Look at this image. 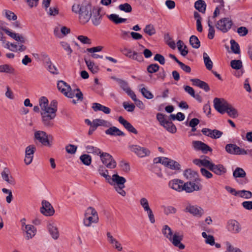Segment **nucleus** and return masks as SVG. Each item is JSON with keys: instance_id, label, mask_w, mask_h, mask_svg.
<instances>
[{"instance_id": "f257e3e1", "label": "nucleus", "mask_w": 252, "mask_h": 252, "mask_svg": "<svg viewBox=\"0 0 252 252\" xmlns=\"http://www.w3.org/2000/svg\"><path fill=\"white\" fill-rule=\"evenodd\" d=\"M100 8L93 5L90 1H84L81 5L74 4L72 6V11L79 14V21L80 24H85L90 19L94 26H98L101 20Z\"/></svg>"}, {"instance_id": "f03ea898", "label": "nucleus", "mask_w": 252, "mask_h": 252, "mask_svg": "<svg viewBox=\"0 0 252 252\" xmlns=\"http://www.w3.org/2000/svg\"><path fill=\"white\" fill-rule=\"evenodd\" d=\"M38 104L42 123L46 126H52L51 121L56 117L57 111L56 102L53 101L49 104L47 97L41 96L38 100Z\"/></svg>"}, {"instance_id": "7ed1b4c3", "label": "nucleus", "mask_w": 252, "mask_h": 252, "mask_svg": "<svg viewBox=\"0 0 252 252\" xmlns=\"http://www.w3.org/2000/svg\"><path fill=\"white\" fill-rule=\"evenodd\" d=\"M161 231L164 237L171 242L173 246L180 250L185 249V245L181 243L183 238L182 235L178 232L173 233L172 229L167 224L162 226Z\"/></svg>"}, {"instance_id": "20e7f679", "label": "nucleus", "mask_w": 252, "mask_h": 252, "mask_svg": "<svg viewBox=\"0 0 252 252\" xmlns=\"http://www.w3.org/2000/svg\"><path fill=\"white\" fill-rule=\"evenodd\" d=\"M126 180L125 178L120 176L118 173H115L110 176L106 181L113 187L115 191L122 197H125L126 192L125 190V183Z\"/></svg>"}, {"instance_id": "39448f33", "label": "nucleus", "mask_w": 252, "mask_h": 252, "mask_svg": "<svg viewBox=\"0 0 252 252\" xmlns=\"http://www.w3.org/2000/svg\"><path fill=\"white\" fill-rule=\"evenodd\" d=\"M3 33L18 42L21 43H25L26 42V38L23 34L16 32L12 29L7 27H2L1 28V31H0V41L2 42L4 41L5 39Z\"/></svg>"}, {"instance_id": "423d86ee", "label": "nucleus", "mask_w": 252, "mask_h": 252, "mask_svg": "<svg viewBox=\"0 0 252 252\" xmlns=\"http://www.w3.org/2000/svg\"><path fill=\"white\" fill-rule=\"evenodd\" d=\"M99 221V217L97 211L93 207H88L84 213L83 224L86 227H90L93 223Z\"/></svg>"}, {"instance_id": "0eeeda50", "label": "nucleus", "mask_w": 252, "mask_h": 252, "mask_svg": "<svg viewBox=\"0 0 252 252\" xmlns=\"http://www.w3.org/2000/svg\"><path fill=\"white\" fill-rule=\"evenodd\" d=\"M33 139L44 146L50 147L53 144V137L43 130H35Z\"/></svg>"}, {"instance_id": "6e6552de", "label": "nucleus", "mask_w": 252, "mask_h": 252, "mask_svg": "<svg viewBox=\"0 0 252 252\" xmlns=\"http://www.w3.org/2000/svg\"><path fill=\"white\" fill-rule=\"evenodd\" d=\"M233 25L232 20L230 17H222L216 23L215 27L222 33H226L232 28Z\"/></svg>"}, {"instance_id": "1a4fd4ad", "label": "nucleus", "mask_w": 252, "mask_h": 252, "mask_svg": "<svg viewBox=\"0 0 252 252\" xmlns=\"http://www.w3.org/2000/svg\"><path fill=\"white\" fill-rule=\"evenodd\" d=\"M154 161L156 163H161L171 169L175 171L179 170L181 168V165L177 161L166 157H158L155 158L154 159Z\"/></svg>"}, {"instance_id": "9d476101", "label": "nucleus", "mask_w": 252, "mask_h": 252, "mask_svg": "<svg viewBox=\"0 0 252 252\" xmlns=\"http://www.w3.org/2000/svg\"><path fill=\"white\" fill-rule=\"evenodd\" d=\"M139 204L143 211L146 213L149 221L154 224L156 221L155 217L148 199L144 197H141L139 200Z\"/></svg>"}, {"instance_id": "9b49d317", "label": "nucleus", "mask_w": 252, "mask_h": 252, "mask_svg": "<svg viewBox=\"0 0 252 252\" xmlns=\"http://www.w3.org/2000/svg\"><path fill=\"white\" fill-rule=\"evenodd\" d=\"M129 149L140 158L148 157L151 154V151L149 149L137 145H130Z\"/></svg>"}, {"instance_id": "f8f14e48", "label": "nucleus", "mask_w": 252, "mask_h": 252, "mask_svg": "<svg viewBox=\"0 0 252 252\" xmlns=\"http://www.w3.org/2000/svg\"><path fill=\"white\" fill-rule=\"evenodd\" d=\"M99 157L102 163L108 168L114 169L116 167L117 162L109 154L102 152Z\"/></svg>"}, {"instance_id": "ddd939ff", "label": "nucleus", "mask_w": 252, "mask_h": 252, "mask_svg": "<svg viewBox=\"0 0 252 252\" xmlns=\"http://www.w3.org/2000/svg\"><path fill=\"white\" fill-rule=\"evenodd\" d=\"M185 211L189 213L193 217L198 218H201L204 214V211L202 207L191 204H188L186 206Z\"/></svg>"}, {"instance_id": "4468645a", "label": "nucleus", "mask_w": 252, "mask_h": 252, "mask_svg": "<svg viewBox=\"0 0 252 252\" xmlns=\"http://www.w3.org/2000/svg\"><path fill=\"white\" fill-rule=\"evenodd\" d=\"M47 229L53 239L57 240L60 238V231L55 221L53 220L48 221L47 224Z\"/></svg>"}, {"instance_id": "2eb2a0df", "label": "nucleus", "mask_w": 252, "mask_h": 252, "mask_svg": "<svg viewBox=\"0 0 252 252\" xmlns=\"http://www.w3.org/2000/svg\"><path fill=\"white\" fill-rule=\"evenodd\" d=\"M36 151V147L33 144L28 145L25 148L24 163L26 165H29L33 161L34 153Z\"/></svg>"}, {"instance_id": "dca6fc26", "label": "nucleus", "mask_w": 252, "mask_h": 252, "mask_svg": "<svg viewBox=\"0 0 252 252\" xmlns=\"http://www.w3.org/2000/svg\"><path fill=\"white\" fill-rule=\"evenodd\" d=\"M215 109L221 114L225 113L229 103L223 98H215L213 100Z\"/></svg>"}, {"instance_id": "f3484780", "label": "nucleus", "mask_w": 252, "mask_h": 252, "mask_svg": "<svg viewBox=\"0 0 252 252\" xmlns=\"http://www.w3.org/2000/svg\"><path fill=\"white\" fill-rule=\"evenodd\" d=\"M57 87L58 90L65 96L69 98H72L74 96V94L72 91L70 87L65 82L63 81H59Z\"/></svg>"}, {"instance_id": "a211bd4d", "label": "nucleus", "mask_w": 252, "mask_h": 252, "mask_svg": "<svg viewBox=\"0 0 252 252\" xmlns=\"http://www.w3.org/2000/svg\"><path fill=\"white\" fill-rule=\"evenodd\" d=\"M201 189V185L196 181H188L184 182V183L183 191H185L187 193H191L195 191H199Z\"/></svg>"}, {"instance_id": "6ab92c4d", "label": "nucleus", "mask_w": 252, "mask_h": 252, "mask_svg": "<svg viewBox=\"0 0 252 252\" xmlns=\"http://www.w3.org/2000/svg\"><path fill=\"white\" fill-rule=\"evenodd\" d=\"M19 45H17L16 43L14 42H10L8 41H5L2 42L3 47L9 50L12 52H23L26 49V47L22 45L21 43H20Z\"/></svg>"}, {"instance_id": "aec40b11", "label": "nucleus", "mask_w": 252, "mask_h": 252, "mask_svg": "<svg viewBox=\"0 0 252 252\" xmlns=\"http://www.w3.org/2000/svg\"><path fill=\"white\" fill-rule=\"evenodd\" d=\"M192 147L196 151H201L203 154H207L208 152H212V149L208 145L204 142L194 140L192 142Z\"/></svg>"}, {"instance_id": "412c9836", "label": "nucleus", "mask_w": 252, "mask_h": 252, "mask_svg": "<svg viewBox=\"0 0 252 252\" xmlns=\"http://www.w3.org/2000/svg\"><path fill=\"white\" fill-rule=\"evenodd\" d=\"M40 212L45 216L50 217L54 214L55 210L50 203L46 200H43L42 201Z\"/></svg>"}, {"instance_id": "4be33fe9", "label": "nucleus", "mask_w": 252, "mask_h": 252, "mask_svg": "<svg viewBox=\"0 0 252 252\" xmlns=\"http://www.w3.org/2000/svg\"><path fill=\"white\" fill-rule=\"evenodd\" d=\"M226 228L228 231L233 234L239 233L241 231L240 223L235 220H229L226 224Z\"/></svg>"}, {"instance_id": "5701e85b", "label": "nucleus", "mask_w": 252, "mask_h": 252, "mask_svg": "<svg viewBox=\"0 0 252 252\" xmlns=\"http://www.w3.org/2000/svg\"><path fill=\"white\" fill-rule=\"evenodd\" d=\"M53 32L56 37L61 38L69 33L70 30L65 26L59 25L54 28Z\"/></svg>"}, {"instance_id": "b1692460", "label": "nucleus", "mask_w": 252, "mask_h": 252, "mask_svg": "<svg viewBox=\"0 0 252 252\" xmlns=\"http://www.w3.org/2000/svg\"><path fill=\"white\" fill-rule=\"evenodd\" d=\"M202 133L205 136L212 139H218L223 134V132L218 129H211L208 128H203L201 130Z\"/></svg>"}, {"instance_id": "393cba45", "label": "nucleus", "mask_w": 252, "mask_h": 252, "mask_svg": "<svg viewBox=\"0 0 252 252\" xmlns=\"http://www.w3.org/2000/svg\"><path fill=\"white\" fill-rule=\"evenodd\" d=\"M184 182L178 179H174L168 182V187L171 189L180 192L183 191Z\"/></svg>"}, {"instance_id": "a878e982", "label": "nucleus", "mask_w": 252, "mask_h": 252, "mask_svg": "<svg viewBox=\"0 0 252 252\" xmlns=\"http://www.w3.org/2000/svg\"><path fill=\"white\" fill-rule=\"evenodd\" d=\"M107 238L108 243L115 249L119 252H121L123 250L122 244L116 238L112 235L110 232H107Z\"/></svg>"}, {"instance_id": "bb28decb", "label": "nucleus", "mask_w": 252, "mask_h": 252, "mask_svg": "<svg viewBox=\"0 0 252 252\" xmlns=\"http://www.w3.org/2000/svg\"><path fill=\"white\" fill-rule=\"evenodd\" d=\"M22 230L25 233V239L27 240L33 238L37 233L36 228L32 224L25 225V228H23Z\"/></svg>"}, {"instance_id": "cd10ccee", "label": "nucleus", "mask_w": 252, "mask_h": 252, "mask_svg": "<svg viewBox=\"0 0 252 252\" xmlns=\"http://www.w3.org/2000/svg\"><path fill=\"white\" fill-rule=\"evenodd\" d=\"M1 176L2 179L7 184L12 186L15 185V180L11 175L8 168H4L1 173Z\"/></svg>"}, {"instance_id": "c85d7f7f", "label": "nucleus", "mask_w": 252, "mask_h": 252, "mask_svg": "<svg viewBox=\"0 0 252 252\" xmlns=\"http://www.w3.org/2000/svg\"><path fill=\"white\" fill-rule=\"evenodd\" d=\"M105 133L111 136H124L125 135L122 131L118 127L112 126V125L105 130Z\"/></svg>"}, {"instance_id": "c756f323", "label": "nucleus", "mask_w": 252, "mask_h": 252, "mask_svg": "<svg viewBox=\"0 0 252 252\" xmlns=\"http://www.w3.org/2000/svg\"><path fill=\"white\" fill-rule=\"evenodd\" d=\"M209 169L218 175H222L226 172V168L222 164H215L212 162Z\"/></svg>"}, {"instance_id": "7c9ffc66", "label": "nucleus", "mask_w": 252, "mask_h": 252, "mask_svg": "<svg viewBox=\"0 0 252 252\" xmlns=\"http://www.w3.org/2000/svg\"><path fill=\"white\" fill-rule=\"evenodd\" d=\"M41 55L46 60V66L48 71L53 74H58V70L56 66L50 61L49 56L46 54H42Z\"/></svg>"}, {"instance_id": "2f4dec72", "label": "nucleus", "mask_w": 252, "mask_h": 252, "mask_svg": "<svg viewBox=\"0 0 252 252\" xmlns=\"http://www.w3.org/2000/svg\"><path fill=\"white\" fill-rule=\"evenodd\" d=\"M119 122L122 124L126 129L129 132L137 134L138 132L137 130L133 126L125 120L122 116H120L118 118Z\"/></svg>"}, {"instance_id": "473e14b6", "label": "nucleus", "mask_w": 252, "mask_h": 252, "mask_svg": "<svg viewBox=\"0 0 252 252\" xmlns=\"http://www.w3.org/2000/svg\"><path fill=\"white\" fill-rule=\"evenodd\" d=\"M184 176L188 180H194L197 181L198 179V175L197 173L191 169H188L184 171L183 173Z\"/></svg>"}, {"instance_id": "72a5a7b5", "label": "nucleus", "mask_w": 252, "mask_h": 252, "mask_svg": "<svg viewBox=\"0 0 252 252\" xmlns=\"http://www.w3.org/2000/svg\"><path fill=\"white\" fill-rule=\"evenodd\" d=\"M193 163L198 166H205L208 168H210L212 162L211 161L210 158L208 157H205L202 159H194L193 160Z\"/></svg>"}, {"instance_id": "f704fd0d", "label": "nucleus", "mask_w": 252, "mask_h": 252, "mask_svg": "<svg viewBox=\"0 0 252 252\" xmlns=\"http://www.w3.org/2000/svg\"><path fill=\"white\" fill-rule=\"evenodd\" d=\"M86 151L88 154H93L94 156H99L102 153L101 150L92 145L86 144L85 145Z\"/></svg>"}, {"instance_id": "c9c22d12", "label": "nucleus", "mask_w": 252, "mask_h": 252, "mask_svg": "<svg viewBox=\"0 0 252 252\" xmlns=\"http://www.w3.org/2000/svg\"><path fill=\"white\" fill-rule=\"evenodd\" d=\"M190 80L192 83L193 85L197 86L200 88L204 90L206 92L209 91V87L205 82L202 81L198 79H191Z\"/></svg>"}, {"instance_id": "e433bc0d", "label": "nucleus", "mask_w": 252, "mask_h": 252, "mask_svg": "<svg viewBox=\"0 0 252 252\" xmlns=\"http://www.w3.org/2000/svg\"><path fill=\"white\" fill-rule=\"evenodd\" d=\"M123 54L126 57L133 60L140 61L138 59V54L135 51H132V50L127 48H124L121 50Z\"/></svg>"}, {"instance_id": "4c0bfd02", "label": "nucleus", "mask_w": 252, "mask_h": 252, "mask_svg": "<svg viewBox=\"0 0 252 252\" xmlns=\"http://www.w3.org/2000/svg\"><path fill=\"white\" fill-rule=\"evenodd\" d=\"M92 108L94 111H100L106 114H108L111 112V110L109 108L98 103H93Z\"/></svg>"}, {"instance_id": "58836bf2", "label": "nucleus", "mask_w": 252, "mask_h": 252, "mask_svg": "<svg viewBox=\"0 0 252 252\" xmlns=\"http://www.w3.org/2000/svg\"><path fill=\"white\" fill-rule=\"evenodd\" d=\"M161 208L163 210L164 214L166 216L174 215L177 212V209L171 205H162Z\"/></svg>"}, {"instance_id": "ea45409f", "label": "nucleus", "mask_w": 252, "mask_h": 252, "mask_svg": "<svg viewBox=\"0 0 252 252\" xmlns=\"http://www.w3.org/2000/svg\"><path fill=\"white\" fill-rule=\"evenodd\" d=\"M94 124L96 128L98 126H103L108 128L112 125L111 122L102 119H95L94 120Z\"/></svg>"}, {"instance_id": "a19ab883", "label": "nucleus", "mask_w": 252, "mask_h": 252, "mask_svg": "<svg viewBox=\"0 0 252 252\" xmlns=\"http://www.w3.org/2000/svg\"><path fill=\"white\" fill-rule=\"evenodd\" d=\"M1 14L8 21H16L17 19V16L14 12L7 9L2 10Z\"/></svg>"}, {"instance_id": "79ce46f5", "label": "nucleus", "mask_w": 252, "mask_h": 252, "mask_svg": "<svg viewBox=\"0 0 252 252\" xmlns=\"http://www.w3.org/2000/svg\"><path fill=\"white\" fill-rule=\"evenodd\" d=\"M225 113L232 118H236L239 116L238 110L230 103L226 110Z\"/></svg>"}, {"instance_id": "37998d69", "label": "nucleus", "mask_w": 252, "mask_h": 252, "mask_svg": "<svg viewBox=\"0 0 252 252\" xmlns=\"http://www.w3.org/2000/svg\"><path fill=\"white\" fill-rule=\"evenodd\" d=\"M177 46L182 56L185 57L188 54L187 47L183 41L179 40L177 43Z\"/></svg>"}, {"instance_id": "c03bdc74", "label": "nucleus", "mask_w": 252, "mask_h": 252, "mask_svg": "<svg viewBox=\"0 0 252 252\" xmlns=\"http://www.w3.org/2000/svg\"><path fill=\"white\" fill-rule=\"evenodd\" d=\"M15 69L9 64H3L0 65V73H6L13 74L15 73Z\"/></svg>"}, {"instance_id": "a18cd8bd", "label": "nucleus", "mask_w": 252, "mask_h": 252, "mask_svg": "<svg viewBox=\"0 0 252 252\" xmlns=\"http://www.w3.org/2000/svg\"><path fill=\"white\" fill-rule=\"evenodd\" d=\"M239 147L235 144H228L225 146L226 151L232 155H238Z\"/></svg>"}, {"instance_id": "49530a36", "label": "nucleus", "mask_w": 252, "mask_h": 252, "mask_svg": "<svg viewBox=\"0 0 252 252\" xmlns=\"http://www.w3.org/2000/svg\"><path fill=\"white\" fill-rule=\"evenodd\" d=\"M194 7L199 12L205 13L206 9V4L203 0H198L194 3Z\"/></svg>"}, {"instance_id": "de8ad7c7", "label": "nucleus", "mask_w": 252, "mask_h": 252, "mask_svg": "<svg viewBox=\"0 0 252 252\" xmlns=\"http://www.w3.org/2000/svg\"><path fill=\"white\" fill-rule=\"evenodd\" d=\"M79 159L81 162L86 166H89L91 164L92 158L91 156L87 154H84L81 155Z\"/></svg>"}, {"instance_id": "09e8293b", "label": "nucleus", "mask_w": 252, "mask_h": 252, "mask_svg": "<svg viewBox=\"0 0 252 252\" xmlns=\"http://www.w3.org/2000/svg\"><path fill=\"white\" fill-rule=\"evenodd\" d=\"M85 63L88 68V69L93 73H96L98 71L99 67L96 65L94 62L90 60H85Z\"/></svg>"}, {"instance_id": "8fccbe9b", "label": "nucleus", "mask_w": 252, "mask_h": 252, "mask_svg": "<svg viewBox=\"0 0 252 252\" xmlns=\"http://www.w3.org/2000/svg\"><path fill=\"white\" fill-rule=\"evenodd\" d=\"M97 171L100 176L103 177L105 181H107L109 176H110L109 174L108 170L106 169L103 166L99 165L98 167Z\"/></svg>"}, {"instance_id": "3c124183", "label": "nucleus", "mask_w": 252, "mask_h": 252, "mask_svg": "<svg viewBox=\"0 0 252 252\" xmlns=\"http://www.w3.org/2000/svg\"><path fill=\"white\" fill-rule=\"evenodd\" d=\"M203 61L207 69L211 70L213 68V62L208 55L204 52L203 54Z\"/></svg>"}, {"instance_id": "603ef678", "label": "nucleus", "mask_w": 252, "mask_h": 252, "mask_svg": "<svg viewBox=\"0 0 252 252\" xmlns=\"http://www.w3.org/2000/svg\"><path fill=\"white\" fill-rule=\"evenodd\" d=\"M162 126L170 133H175L177 131L176 126L173 123L169 121H167Z\"/></svg>"}, {"instance_id": "864d4df0", "label": "nucleus", "mask_w": 252, "mask_h": 252, "mask_svg": "<svg viewBox=\"0 0 252 252\" xmlns=\"http://www.w3.org/2000/svg\"><path fill=\"white\" fill-rule=\"evenodd\" d=\"M233 176L235 179L238 178H244L246 176V173L243 168L236 167L233 171Z\"/></svg>"}, {"instance_id": "5fc2aeb1", "label": "nucleus", "mask_w": 252, "mask_h": 252, "mask_svg": "<svg viewBox=\"0 0 252 252\" xmlns=\"http://www.w3.org/2000/svg\"><path fill=\"white\" fill-rule=\"evenodd\" d=\"M237 197L249 199L252 198V192L249 190H238Z\"/></svg>"}, {"instance_id": "6e6d98bb", "label": "nucleus", "mask_w": 252, "mask_h": 252, "mask_svg": "<svg viewBox=\"0 0 252 252\" xmlns=\"http://www.w3.org/2000/svg\"><path fill=\"white\" fill-rule=\"evenodd\" d=\"M144 32L149 36H152L156 34V30L152 24H148L145 26L143 29Z\"/></svg>"}, {"instance_id": "4d7b16f0", "label": "nucleus", "mask_w": 252, "mask_h": 252, "mask_svg": "<svg viewBox=\"0 0 252 252\" xmlns=\"http://www.w3.org/2000/svg\"><path fill=\"white\" fill-rule=\"evenodd\" d=\"M108 18L115 24L122 23L126 21V19L121 18L118 15L115 14H112L110 15H108Z\"/></svg>"}, {"instance_id": "13d9d810", "label": "nucleus", "mask_w": 252, "mask_h": 252, "mask_svg": "<svg viewBox=\"0 0 252 252\" xmlns=\"http://www.w3.org/2000/svg\"><path fill=\"white\" fill-rule=\"evenodd\" d=\"M194 17L196 20V28L197 31L199 32H202L203 30L201 25L202 18L200 14L197 12H194Z\"/></svg>"}, {"instance_id": "bf43d9fd", "label": "nucleus", "mask_w": 252, "mask_h": 252, "mask_svg": "<svg viewBox=\"0 0 252 252\" xmlns=\"http://www.w3.org/2000/svg\"><path fill=\"white\" fill-rule=\"evenodd\" d=\"M202 236L205 239V242L206 244L211 246H213L215 244V239L213 236L208 235L206 232H203L202 233Z\"/></svg>"}, {"instance_id": "052dcab7", "label": "nucleus", "mask_w": 252, "mask_h": 252, "mask_svg": "<svg viewBox=\"0 0 252 252\" xmlns=\"http://www.w3.org/2000/svg\"><path fill=\"white\" fill-rule=\"evenodd\" d=\"M189 43L191 46L195 49H198L200 46L198 38L195 35H191L189 38Z\"/></svg>"}, {"instance_id": "680f3d73", "label": "nucleus", "mask_w": 252, "mask_h": 252, "mask_svg": "<svg viewBox=\"0 0 252 252\" xmlns=\"http://www.w3.org/2000/svg\"><path fill=\"white\" fill-rule=\"evenodd\" d=\"M140 92L143 96L147 99H151L154 97V95L147 89L143 87L140 89Z\"/></svg>"}, {"instance_id": "e2e57ef3", "label": "nucleus", "mask_w": 252, "mask_h": 252, "mask_svg": "<svg viewBox=\"0 0 252 252\" xmlns=\"http://www.w3.org/2000/svg\"><path fill=\"white\" fill-rule=\"evenodd\" d=\"M5 96L7 98L10 100H14L15 98V95L14 92L8 86L6 87Z\"/></svg>"}, {"instance_id": "0e129e2a", "label": "nucleus", "mask_w": 252, "mask_h": 252, "mask_svg": "<svg viewBox=\"0 0 252 252\" xmlns=\"http://www.w3.org/2000/svg\"><path fill=\"white\" fill-rule=\"evenodd\" d=\"M231 49L235 54H239L240 52L239 44L233 39L230 40Z\"/></svg>"}, {"instance_id": "69168bd1", "label": "nucleus", "mask_w": 252, "mask_h": 252, "mask_svg": "<svg viewBox=\"0 0 252 252\" xmlns=\"http://www.w3.org/2000/svg\"><path fill=\"white\" fill-rule=\"evenodd\" d=\"M226 251L225 252H241V251L236 247L233 246L229 242L225 243Z\"/></svg>"}, {"instance_id": "338daca9", "label": "nucleus", "mask_w": 252, "mask_h": 252, "mask_svg": "<svg viewBox=\"0 0 252 252\" xmlns=\"http://www.w3.org/2000/svg\"><path fill=\"white\" fill-rule=\"evenodd\" d=\"M157 119L159 123L161 126H163L164 124L168 121L166 118V116L163 114L158 113L156 116Z\"/></svg>"}, {"instance_id": "774afa93", "label": "nucleus", "mask_w": 252, "mask_h": 252, "mask_svg": "<svg viewBox=\"0 0 252 252\" xmlns=\"http://www.w3.org/2000/svg\"><path fill=\"white\" fill-rule=\"evenodd\" d=\"M77 146L73 144H68L65 146L66 152L70 154H74L77 151Z\"/></svg>"}]
</instances>
